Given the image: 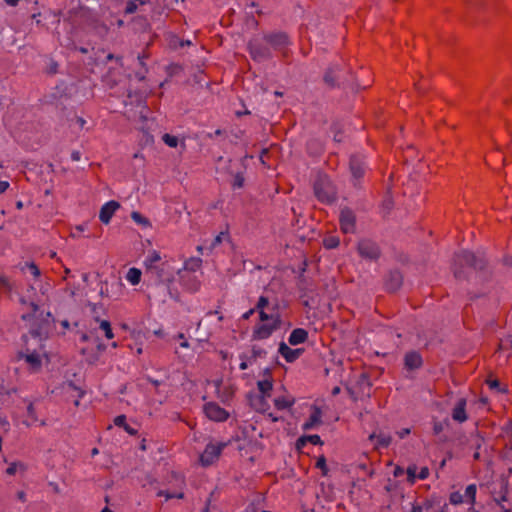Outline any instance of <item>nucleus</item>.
<instances>
[{"instance_id": "nucleus-1", "label": "nucleus", "mask_w": 512, "mask_h": 512, "mask_svg": "<svg viewBox=\"0 0 512 512\" xmlns=\"http://www.w3.org/2000/svg\"><path fill=\"white\" fill-rule=\"evenodd\" d=\"M31 314H23L22 319L31 321L29 337L23 336L25 349L18 354L20 360H24L30 371L37 372L41 369L42 358L46 355L42 342L47 338L53 322L49 311L40 310L39 306L31 302Z\"/></svg>"}, {"instance_id": "nucleus-2", "label": "nucleus", "mask_w": 512, "mask_h": 512, "mask_svg": "<svg viewBox=\"0 0 512 512\" xmlns=\"http://www.w3.org/2000/svg\"><path fill=\"white\" fill-rule=\"evenodd\" d=\"M278 304L275 303L272 307V310H276V312L267 313L265 310H257L259 314V319L262 322L257 325L253 331V339L255 340H264L269 338L274 331L280 328L281 326V318L279 313L277 312Z\"/></svg>"}, {"instance_id": "nucleus-3", "label": "nucleus", "mask_w": 512, "mask_h": 512, "mask_svg": "<svg viewBox=\"0 0 512 512\" xmlns=\"http://www.w3.org/2000/svg\"><path fill=\"white\" fill-rule=\"evenodd\" d=\"M484 266L485 260L483 257L466 250L456 253L453 261V271L457 279L466 278L464 267H471L475 270H482Z\"/></svg>"}, {"instance_id": "nucleus-4", "label": "nucleus", "mask_w": 512, "mask_h": 512, "mask_svg": "<svg viewBox=\"0 0 512 512\" xmlns=\"http://www.w3.org/2000/svg\"><path fill=\"white\" fill-rule=\"evenodd\" d=\"M314 193L317 199L330 204L336 200V189L326 175H319L314 183Z\"/></svg>"}, {"instance_id": "nucleus-5", "label": "nucleus", "mask_w": 512, "mask_h": 512, "mask_svg": "<svg viewBox=\"0 0 512 512\" xmlns=\"http://www.w3.org/2000/svg\"><path fill=\"white\" fill-rule=\"evenodd\" d=\"M248 49L251 57L256 61H265L272 57V52L269 44L263 43L257 39L252 40L248 44Z\"/></svg>"}, {"instance_id": "nucleus-6", "label": "nucleus", "mask_w": 512, "mask_h": 512, "mask_svg": "<svg viewBox=\"0 0 512 512\" xmlns=\"http://www.w3.org/2000/svg\"><path fill=\"white\" fill-rule=\"evenodd\" d=\"M359 255L367 260H377L380 256V249L378 245L369 239H362L357 247Z\"/></svg>"}, {"instance_id": "nucleus-7", "label": "nucleus", "mask_w": 512, "mask_h": 512, "mask_svg": "<svg viewBox=\"0 0 512 512\" xmlns=\"http://www.w3.org/2000/svg\"><path fill=\"white\" fill-rule=\"evenodd\" d=\"M226 446L225 443H209L206 445L205 450L200 456V462L203 466H209L214 463L215 460L218 459L222 450Z\"/></svg>"}, {"instance_id": "nucleus-8", "label": "nucleus", "mask_w": 512, "mask_h": 512, "mask_svg": "<svg viewBox=\"0 0 512 512\" xmlns=\"http://www.w3.org/2000/svg\"><path fill=\"white\" fill-rule=\"evenodd\" d=\"M367 169L365 157L362 154L352 155L350 158V171L356 186L359 180L364 176Z\"/></svg>"}, {"instance_id": "nucleus-9", "label": "nucleus", "mask_w": 512, "mask_h": 512, "mask_svg": "<svg viewBox=\"0 0 512 512\" xmlns=\"http://www.w3.org/2000/svg\"><path fill=\"white\" fill-rule=\"evenodd\" d=\"M203 411L210 420L217 422L225 421L229 416L228 412L215 402L206 403Z\"/></svg>"}, {"instance_id": "nucleus-10", "label": "nucleus", "mask_w": 512, "mask_h": 512, "mask_svg": "<svg viewBox=\"0 0 512 512\" xmlns=\"http://www.w3.org/2000/svg\"><path fill=\"white\" fill-rule=\"evenodd\" d=\"M264 40L269 44L270 48L277 51L282 50L289 44L288 36L283 32L266 34Z\"/></svg>"}, {"instance_id": "nucleus-11", "label": "nucleus", "mask_w": 512, "mask_h": 512, "mask_svg": "<svg viewBox=\"0 0 512 512\" xmlns=\"http://www.w3.org/2000/svg\"><path fill=\"white\" fill-rule=\"evenodd\" d=\"M120 208V203L110 200L102 205L99 211V220L107 225L110 223L115 212Z\"/></svg>"}, {"instance_id": "nucleus-12", "label": "nucleus", "mask_w": 512, "mask_h": 512, "mask_svg": "<svg viewBox=\"0 0 512 512\" xmlns=\"http://www.w3.org/2000/svg\"><path fill=\"white\" fill-rule=\"evenodd\" d=\"M340 226L344 233H351L355 229V215L349 209H343L340 213Z\"/></svg>"}, {"instance_id": "nucleus-13", "label": "nucleus", "mask_w": 512, "mask_h": 512, "mask_svg": "<svg viewBox=\"0 0 512 512\" xmlns=\"http://www.w3.org/2000/svg\"><path fill=\"white\" fill-rule=\"evenodd\" d=\"M423 365V359L419 352L409 351L404 356V366L407 370H416Z\"/></svg>"}, {"instance_id": "nucleus-14", "label": "nucleus", "mask_w": 512, "mask_h": 512, "mask_svg": "<svg viewBox=\"0 0 512 512\" xmlns=\"http://www.w3.org/2000/svg\"><path fill=\"white\" fill-rule=\"evenodd\" d=\"M302 349H292L285 342L279 344V354L289 363L297 360L302 354Z\"/></svg>"}, {"instance_id": "nucleus-15", "label": "nucleus", "mask_w": 512, "mask_h": 512, "mask_svg": "<svg viewBox=\"0 0 512 512\" xmlns=\"http://www.w3.org/2000/svg\"><path fill=\"white\" fill-rule=\"evenodd\" d=\"M322 411L318 406L312 407V412L309 418L302 424V429L304 431L312 430L316 426L321 424Z\"/></svg>"}, {"instance_id": "nucleus-16", "label": "nucleus", "mask_w": 512, "mask_h": 512, "mask_svg": "<svg viewBox=\"0 0 512 512\" xmlns=\"http://www.w3.org/2000/svg\"><path fill=\"white\" fill-rule=\"evenodd\" d=\"M369 440L371 442L376 441L374 448L375 449H381V448H387L391 442L392 437L389 433H385L384 431L373 432L369 435Z\"/></svg>"}, {"instance_id": "nucleus-17", "label": "nucleus", "mask_w": 512, "mask_h": 512, "mask_svg": "<svg viewBox=\"0 0 512 512\" xmlns=\"http://www.w3.org/2000/svg\"><path fill=\"white\" fill-rule=\"evenodd\" d=\"M453 420L462 423L467 420L466 414V399L460 398L452 411Z\"/></svg>"}, {"instance_id": "nucleus-18", "label": "nucleus", "mask_w": 512, "mask_h": 512, "mask_svg": "<svg viewBox=\"0 0 512 512\" xmlns=\"http://www.w3.org/2000/svg\"><path fill=\"white\" fill-rule=\"evenodd\" d=\"M403 277L401 273L397 270L391 271L386 279V288L387 290L394 292L400 288L402 285Z\"/></svg>"}, {"instance_id": "nucleus-19", "label": "nucleus", "mask_w": 512, "mask_h": 512, "mask_svg": "<svg viewBox=\"0 0 512 512\" xmlns=\"http://www.w3.org/2000/svg\"><path fill=\"white\" fill-rule=\"evenodd\" d=\"M308 338V332L303 328L294 329L288 338V342L290 345L296 346L298 344L304 343Z\"/></svg>"}, {"instance_id": "nucleus-20", "label": "nucleus", "mask_w": 512, "mask_h": 512, "mask_svg": "<svg viewBox=\"0 0 512 512\" xmlns=\"http://www.w3.org/2000/svg\"><path fill=\"white\" fill-rule=\"evenodd\" d=\"M340 70L338 64L331 65L324 74V81L330 87L336 86L337 72Z\"/></svg>"}, {"instance_id": "nucleus-21", "label": "nucleus", "mask_w": 512, "mask_h": 512, "mask_svg": "<svg viewBox=\"0 0 512 512\" xmlns=\"http://www.w3.org/2000/svg\"><path fill=\"white\" fill-rule=\"evenodd\" d=\"M141 270L138 269V268H135V267H132L130 268L128 271H127V274H126V280L131 284V285H137L139 284L140 280H141Z\"/></svg>"}, {"instance_id": "nucleus-22", "label": "nucleus", "mask_w": 512, "mask_h": 512, "mask_svg": "<svg viewBox=\"0 0 512 512\" xmlns=\"http://www.w3.org/2000/svg\"><path fill=\"white\" fill-rule=\"evenodd\" d=\"M476 493V484H469L465 489L464 497L466 498V502H468L471 505V507H474V504L476 502Z\"/></svg>"}, {"instance_id": "nucleus-23", "label": "nucleus", "mask_w": 512, "mask_h": 512, "mask_svg": "<svg viewBox=\"0 0 512 512\" xmlns=\"http://www.w3.org/2000/svg\"><path fill=\"white\" fill-rule=\"evenodd\" d=\"M202 260L198 257H190L184 262L183 269L185 271L195 272L201 266Z\"/></svg>"}, {"instance_id": "nucleus-24", "label": "nucleus", "mask_w": 512, "mask_h": 512, "mask_svg": "<svg viewBox=\"0 0 512 512\" xmlns=\"http://www.w3.org/2000/svg\"><path fill=\"white\" fill-rule=\"evenodd\" d=\"M257 387L263 396H269L273 388V383L269 379H263L257 382Z\"/></svg>"}, {"instance_id": "nucleus-25", "label": "nucleus", "mask_w": 512, "mask_h": 512, "mask_svg": "<svg viewBox=\"0 0 512 512\" xmlns=\"http://www.w3.org/2000/svg\"><path fill=\"white\" fill-rule=\"evenodd\" d=\"M295 403L294 399H288L286 397H278L274 400V405L279 410L288 409Z\"/></svg>"}, {"instance_id": "nucleus-26", "label": "nucleus", "mask_w": 512, "mask_h": 512, "mask_svg": "<svg viewBox=\"0 0 512 512\" xmlns=\"http://www.w3.org/2000/svg\"><path fill=\"white\" fill-rule=\"evenodd\" d=\"M25 470H26V466H25V464L23 462H20V461L11 462L9 464L8 468L6 469V474L10 475V476H13L18 471H25Z\"/></svg>"}, {"instance_id": "nucleus-27", "label": "nucleus", "mask_w": 512, "mask_h": 512, "mask_svg": "<svg viewBox=\"0 0 512 512\" xmlns=\"http://www.w3.org/2000/svg\"><path fill=\"white\" fill-rule=\"evenodd\" d=\"M21 269L24 272H29L35 278H38L40 276V270L34 262H26Z\"/></svg>"}, {"instance_id": "nucleus-28", "label": "nucleus", "mask_w": 512, "mask_h": 512, "mask_svg": "<svg viewBox=\"0 0 512 512\" xmlns=\"http://www.w3.org/2000/svg\"><path fill=\"white\" fill-rule=\"evenodd\" d=\"M161 259L159 253H157L156 251H153L152 253H150L144 260V264L145 266L148 268V269H151L152 267H154V265L159 262Z\"/></svg>"}, {"instance_id": "nucleus-29", "label": "nucleus", "mask_w": 512, "mask_h": 512, "mask_svg": "<svg viewBox=\"0 0 512 512\" xmlns=\"http://www.w3.org/2000/svg\"><path fill=\"white\" fill-rule=\"evenodd\" d=\"M131 218H132V220H133L135 223H137V224H139V225H141V226H143V227H148V226H150V222H149V220H148L146 217H144L141 213H139V212H137V211H133V212L131 213Z\"/></svg>"}, {"instance_id": "nucleus-30", "label": "nucleus", "mask_w": 512, "mask_h": 512, "mask_svg": "<svg viewBox=\"0 0 512 512\" xmlns=\"http://www.w3.org/2000/svg\"><path fill=\"white\" fill-rule=\"evenodd\" d=\"M99 323V327L101 330H103L105 337L107 339H112L114 337V334L110 322L107 320H100Z\"/></svg>"}, {"instance_id": "nucleus-31", "label": "nucleus", "mask_w": 512, "mask_h": 512, "mask_svg": "<svg viewBox=\"0 0 512 512\" xmlns=\"http://www.w3.org/2000/svg\"><path fill=\"white\" fill-rule=\"evenodd\" d=\"M162 140L167 146H169L171 148H176L179 143L178 137L168 134V133H166L162 136Z\"/></svg>"}, {"instance_id": "nucleus-32", "label": "nucleus", "mask_w": 512, "mask_h": 512, "mask_svg": "<svg viewBox=\"0 0 512 512\" xmlns=\"http://www.w3.org/2000/svg\"><path fill=\"white\" fill-rule=\"evenodd\" d=\"M300 442H310L313 445H322L323 444L320 436L317 434L302 436V437H300Z\"/></svg>"}, {"instance_id": "nucleus-33", "label": "nucleus", "mask_w": 512, "mask_h": 512, "mask_svg": "<svg viewBox=\"0 0 512 512\" xmlns=\"http://www.w3.org/2000/svg\"><path fill=\"white\" fill-rule=\"evenodd\" d=\"M464 495L461 494L459 491L452 492L449 496V502L452 505H459L464 502Z\"/></svg>"}, {"instance_id": "nucleus-34", "label": "nucleus", "mask_w": 512, "mask_h": 512, "mask_svg": "<svg viewBox=\"0 0 512 512\" xmlns=\"http://www.w3.org/2000/svg\"><path fill=\"white\" fill-rule=\"evenodd\" d=\"M244 176L241 172H237L235 175H234V178H233V181H232V188L233 189H240L243 187L244 185Z\"/></svg>"}, {"instance_id": "nucleus-35", "label": "nucleus", "mask_w": 512, "mask_h": 512, "mask_svg": "<svg viewBox=\"0 0 512 512\" xmlns=\"http://www.w3.org/2000/svg\"><path fill=\"white\" fill-rule=\"evenodd\" d=\"M316 467L322 471L323 476H327L328 467L326 464V458L323 455L318 457V459L316 461Z\"/></svg>"}, {"instance_id": "nucleus-36", "label": "nucleus", "mask_w": 512, "mask_h": 512, "mask_svg": "<svg viewBox=\"0 0 512 512\" xmlns=\"http://www.w3.org/2000/svg\"><path fill=\"white\" fill-rule=\"evenodd\" d=\"M339 243H340L339 239L334 236H330V237H327L324 239V246L327 249H334V248L338 247Z\"/></svg>"}, {"instance_id": "nucleus-37", "label": "nucleus", "mask_w": 512, "mask_h": 512, "mask_svg": "<svg viewBox=\"0 0 512 512\" xmlns=\"http://www.w3.org/2000/svg\"><path fill=\"white\" fill-rule=\"evenodd\" d=\"M25 402H28L27 405V416L33 421L36 422L38 420L36 411L34 408V404L32 401H29L28 399H25Z\"/></svg>"}, {"instance_id": "nucleus-38", "label": "nucleus", "mask_w": 512, "mask_h": 512, "mask_svg": "<svg viewBox=\"0 0 512 512\" xmlns=\"http://www.w3.org/2000/svg\"><path fill=\"white\" fill-rule=\"evenodd\" d=\"M157 495L165 497L166 500L173 499V498L182 499L184 497V493H182V492L170 493V492L163 491V490H160L157 493Z\"/></svg>"}, {"instance_id": "nucleus-39", "label": "nucleus", "mask_w": 512, "mask_h": 512, "mask_svg": "<svg viewBox=\"0 0 512 512\" xmlns=\"http://www.w3.org/2000/svg\"><path fill=\"white\" fill-rule=\"evenodd\" d=\"M269 299L268 297L261 295L256 303L255 309L256 310H265V308L269 307Z\"/></svg>"}, {"instance_id": "nucleus-40", "label": "nucleus", "mask_w": 512, "mask_h": 512, "mask_svg": "<svg viewBox=\"0 0 512 512\" xmlns=\"http://www.w3.org/2000/svg\"><path fill=\"white\" fill-rule=\"evenodd\" d=\"M265 356H266V351L263 348L258 347V346H253L251 360H256L257 358H261V357H265Z\"/></svg>"}, {"instance_id": "nucleus-41", "label": "nucleus", "mask_w": 512, "mask_h": 512, "mask_svg": "<svg viewBox=\"0 0 512 512\" xmlns=\"http://www.w3.org/2000/svg\"><path fill=\"white\" fill-rule=\"evenodd\" d=\"M487 384L491 390H497L498 392H505L504 389L500 388V382L497 379L487 380Z\"/></svg>"}, {"instance_id": "nucleus-42", "label": "nucleus", "mask_w": 512, "mask_h": 512, "mask_svg": "<svg viewBox=\"0 0 512 512\" xmlns=\"http://www.w3.org/2000/svg\"><path fill=\"white\" fill-rule=\"evenodd\" d=\"M137 8H138L137 4L131 0L126 3L124 12H125V14H133L136 12Z\"/></svg>"}, {"instance_id": "nucleus-43", "label": "nucleus", "mask_w": 512, "mask_h": 512, "mask_svg": "<svg viewBox=\"0 0 512 512\" xmlns=\"http://www.w3.org/2000/svg\"><path fill=\"white\" fill-rule=\"evenodd\" d=\"M417 467L415 465H412V466H409L407 468V475H408V480L411 481V482H414L415 479L417 478Z\"/></svg>"}, {"instance_id": "nucleus-44", "label": "nucleus", "mask_w": 512, "mask_h": 512, "mask_svg": "<svg viewBox=\"0 0 512 512\" xmlns=\"http://www.w3.org/2000/svg\"><path fill=\"white\" fill-rule=\"evenodd\" d=\"M114 424L118 427H125L127 424H126V417L124 415H119L117 417H115L114 419Z\"/></svg>"}, {"instance_id": "nucleus-45", "label": "nucleus", "mask_w": 512, "mask_h": 512, "mask_svg": "<svg viewBox=\"0 0 512 512\" xmlns=\"http://www.w3.org/2000/svg\"><path fill=\"white\" fill-rule=\"evenodd\" d=\"M226 236H227V235H226V233H224V232H221L220 234H218V235L213 239V241H212V243H211V248H214V247H216L217 245H219V244L222 242L223 238H224V237H226Z\"/></svg>"}, {"instance_id": "nucleus-46", "label": "nucleus", "mask_w": 512, "mask_h": 512, "mask_svg": "<svg viewBox=\"0 0 512 512\" xmlns=\"http://www.w3.org/2000/svg\"><path fill=\"white\" fill-rule=\"evenodd\" d=\"M429 476V469L427 467H422L417 474V478L424 480Z\"/></svg>"}, {"instance_id": "nucleus-47", "label": "nucleus", "mask_w": 512, "mask_h": 512, "mask_svg": "<svg viewBox=\"0 0 512 512\" xmlns=\"http://www.w3.org/2000/svg\"><path fill=\"white\" fill-rule=\"evenodd\" d=\"M240 358H241V360H242V361H241V363H240V365H239V368H240L241 370H246V369L248 368V364H249V363H250V364L252 363V360L250 359V360L248 361V360L246 359V357H244L243 355H241V356H240Z\"/></svg>"}, {"instance_id": "nucleus-48", "label": "nucleus", "mask_w": 512, "mask_h": 512, "mask_svg": "<svg viewBox=\"0 0 512 512\" xmlns=\"http://www.w3.org/2000/svg\"><path fill=\"white\" fill-rule=\"evenodd\" d=\"M506 434L509 437V445L512 450V421L506 427Z\"/></svg>"}, {"instance_id": "nucleus-49", "label": "nucleus", "mask_w": 512, "mask_h": 512, "mask_svg": "<svg viewBox=\"0 0 512 512\" xmlns=\"http://www.w3.org/2000/svg\"><path fill=\"white\" fill-rule=\"evenodd\" d=\"M443 424L441 422H435L433 425V431L435 434H439L443 431Z\"/></svg>"}, {"instance_id": "nucleus-50", "label": "nucleus", "mask_w": 512, "mask_h": 512, "mask_svg": "<svg viewBox=\"0 0 512 512\" xmlns=\"http://www.w3.org/2000/svg\"><path fill=\"white\" fill-rule=\"evenodd\" d=\"M75 122L81 129H83L86 124V120L79 116H75Z\"/></svg>"}, {"instance_id": "nucleus-51", "label": "nucleus", "mask_w": 512, "mask_h": 512, "mask_svg": "<svg viewBox=\"0 0 512 512\" xmlns=\"http://www.w3.org/2000/svg\"><path fill=\"white\" fill-rule=\"evenodd\" d=\"M257 310L254 308L249 309L242 315V319L248 320Z\"/></svg>"}, {"instance_id": "nucleus-52", "label": "nucleus", "mask_w": 512, "mask_h": 512, "mask_svg": "<svg viewBox=\"0 0 512 512\" xmlns=\"http://www.w3.org/2000/svg\"><path fill=\"white\" fill-rule=\"evenodd\" d=\"M410 429L409 428H403L401 429L400 431L397 432L398 436L403 439L405 438L407 435L410 434Z\"/></svg>"}, {"instance_id": "nucleus-53", "label": "nucleus", "mask_w": 512, "mask_h": 512, "mask_svg": "<svg viewBox=\"0 0 512 512\" xmlns=\"http://www.w3.org/2000/svg\"><path fill=\"white\" fill-rule=\"evenodd\" d=\"M71 159L72 161H79L81 159V152L78 151V150H74L72 153H71Z\"/></svg>"}, {"instance_id": "nucleus-54", "label": "nucleus", "mask_w": 512, "mask_h": 512, "mask_svg": "<svg viewBox=\"0 0 512 512\" xmlns=\"http://www.w3.org/2000/svg\"><path fill=\"white\" fill-rule=\"evenodd\" d=\"M9 188L7 181H0V194L4 193Z\"/></svg>"}, {"instance_id": "nucleus-55", "label": "nucleus", "mask_w": 512, "mask_h": 512, "mask_svg": "<svg viewBox=\"0 0 512 512\" xmlns=\"http://www.w3.org/2000/svg\"><path fill=\"white\" fill-rule=\"evenodd\" d=\"M421 506L423 510H429L433 507V502L431 500H425Z\"/></svg>"}, {"instance_id": "nucleus-56", "label": "nucleus", "mask_w": 512, "mask_h": 512, "mask_svg": "<svg viewBox=\"0 0 512 512\" xmlns=\"http://www.w3.org/2000/svg\"><path fill=\"white\" fill-rule=\"evenodd\" d=\"M147 381H149L151 384H153L155 387H158L161 384V381L153 379L152 377L148 376Z\"/></svg>"}, {"instance_id": "nucleus-57", "label": "nucleus", "mask_w": 512, "mask_h": 512, "mask_svg": "<svg viewBox=\"0 0 512 512\" xmlns=\"http://www.w3.org/2000/svg\"><path fill=\"white\" fill-rule=\"evenodd\" d=\"M20 0H4V2L11 7H15Z\"/></svg>"}, {"instance_id": "nucleus-58", "label": "nucleus", "mask_w": 512, "mask_h": 512, "mask_svg": "<svg viewBox=\"0 0 512 512\" xmlns=\"http://www.w3.org/2000/svg\"><path fill=\"white\" fill-rule=\"evenodd\" d=\"M69 386H70V387H72L74 390H76V391L78 392V397H79V398H82V397H83V395H84V391H82V390L78 389L76 386H74V385H73V384H71V383L69 384Z\"/></svg>"}, {"instance_id": "nucleus-59", "label": "nucleus", "mask_w": 512, "mask_h": 512, "mask_svg": "<svg viewBox=\"0 0 512 512\" xmlns=\"http://www.w3.org/2000/svg\"><path fill=\"white\" fill-rule=\"evenodd\" d=\"M17 497H18V499H19L20 501H23V502H24V501L26 500V494H25L23 491H19V492L17 493Z\"/></svg>"}, {"instance_id": "nucleus-60", "label": "nucleus", "mask_w": 512, "mask_h": 512, "mask_svg": "<svg viewBox=\"0 0 512 512\" xmlns=\"http://www.w3.org/2000/svg\"><path fill=\"white\" fill-rule=\"evenodd\" d=\"M423 507L421 505H414L411 512H422Z\"/></svg>"}, {"instance_id": "nucleus-61", "label": "nucleus", "mask_w": 512, "mask_h": 512, "mask_svg": "<svg viewBox=\"0 0 512 512\" xmlns=\"http://www.w3.org/2000/svg\"><path fill=\"white\" fill-rule=\"evenodd\" d=\"M168 292H169V295H170V297L172 299L178 300V294L177 293L172 292V290H170L169 288H168Z\"/></svg>"}, {"instance_id": "nucleus-62", "label": "nucleus", "mask_w": 512, "mask_h": 512, "mask_svg": "<svg viewBox=\"0 0 512 512\" xmlns=\"http://www.w3.org/2000/svg\"><path fill=\"white\" fill-rule=\"evenodd\" d=\"M61 326L64 328V329H68L70 324L68 322V320H63L61 321Z\"/></svg>"}, {"instance_id": "nucleus-63", "label": "nucleus", "mask_w": 512, "mask_h": 512, "mask_svg": "<svg viewBox=\"0 0 512 512\" xmlns=\"http://www.w3.org/2000/svg\"><path fill=\"white\" fill-rule=\"evenodd\" d=\"M180 347L182 348H189L190 347V344L187 340H184L180 343Z\"/></svg>"}, {"instance_id": "nucleus-64", "label": "nucleus", "mask_w": 512, "mask_h": 512, "mask_svg": "<svg viewBox=\"0 0 512 512\" xmlns=\"http://www.w3.org/2000/svg\"><path fill=\"white\" fill-rule=\"evenodd\" d=\"M100 295H101L102 297L107 296V295H108V290H107V288H105V289H104V287H101V289H100Z\"/></svg>"}]
</instances>
